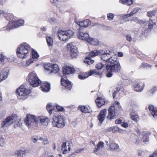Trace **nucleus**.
Here are the masks:
<instances>
[{
	"mask_svg": "<svg viewBox=\"0 0 157 157\" xmlns=\"http://www.w3.org/2000/svg\"><path fill=\"white\" fill-rule=\"evenodd\" d=\"M140 140L138 138L136 139V142H135V144H138L139 143Z\"/></svg>",
	"mask_w": 157,
	"mask_h": 157,
	"instance_id": "052dcab7",
	"label": "nucleus"
},
{
	"mask_svg": "<svg viewBox=\"0 0 157 157\" xmlns=\"http://www.w3.org/2000/svg\"><path fill=\"white\" fill-rule=\"evenodd\" d=\"M56 108L58 111H63L64 110V109L63 108L59 105H57L56 106Z\"/></svg>",
	"mask_w": 157,
	"mask_h": 157,
	"instance_id": "49530a36",
	"label": "nucleus"
},
{
	"mask_svg": "<svg viewBox=\"0 0 157 157\" xmlns=\"http://www.w3.org/2000/svg\"><path fill=\"white\" fill-rule=\"evenodd\" d=\"M115 106H112L109 108L108 109L109 114L107 117L108 119L111 120L116 118L115 116Z\"/></svg>",
	"mask_w": 157,
	"mask_h": 157,
	"instance_id": "f8f14e48",
	"label": "nucleus"
},
{
	"mask_svg": "<svg viewBox=\"0 0 157 157\" xmlns=\"http://www.w3.org/2000/svg\"><path fill=\"white\" fill-rule=\"evenodd\" d=\"M84 62L85 63H87L88 65H90L92 64L94 62V61L91 60L90 57H86L85 58Z\"/></svg>",
	"mask_w": 157,
	"mask_h": 157,
	"instance_id": "e433bc0d",
	"label": "nucleus"
},
{
	"mask_svg": "<svg viewBox=\"0 0 157 157\" xmlns=\"http://www.w3.org/2000/svg\"><path fill=\"white\" fill-rule=\"evenodd\" d=\"M138 22L139 23H140V24H144V21H142V20H139Z\"/></svg>",
	"mask_w": 157,
	"mask_h": 157,
	"instance_id": "69168bd1",
	"label": "nucleus"
},
{
	"mask_svg": "<svg viewBox=\"0 0 157 157\" xmlns=\"http://www.w3.org/2000/svg\"><path fill=\"white\" fill-rule=\"evenodd\" d=\"M134 88V90L137 92H140L142 89L140 88L139 83L138 82H134L133 84Z\"/></svg>",
	"mask_w": 157,
	"mask_h": 157,
	"instance_id": "c85d7f7f",
	"label": "nucleus"
},
{
	"mask_svg": "<svg viewBox=\"0 0 157 157\" xmlns=\"http://www.w3.org/2000/svg\"><path fill=\"white\" fill-rule=\"evenodd\" d=\"M37 122V118L35 116L31 115H27L24 120V123L28 127H30L33 122Z\"/></svg>",
	"mask_w": 157,
	"mask_h": 157,
	"instance_id": "6e6552de",
	"label": "nucleus"
},
{
	"mask_svg": "<svg viewBox=\"0 0 157 157\" xmlns=\"http://www.w3.org/2000/svg\"><path fill=\"white\" fill-rule=\"evenodd\" d=\"M77 24L80 26L79 29L81 28L82 30V28H84L88 26L90 24V21L89 20L87 19L82 21H81L77 23Z\"/></svg>",
	"mask_w": 157,
	"mask_h": 157,
	"instance_id": "a211bd4d",
	"label": "nucleus"
},
{
	"mask_svg": "<svg viewBox=\"0 0 157 157\" xmlns=\"http://www.w3.org/2000/svg\"><path fill=\"white\" fill-rule=\"evenodd\" d=\"M61 83L62 85L64 86L68 90H70L72 87V86L70 82L63 79V78H62L61 80Z\"/></svg>",
	"mask_w": 157,
	"mask_h": 157,
	"instance_id": "f3484780",
	"label": "nucleus"
},
{
	"mask_svg": "<svg viewBox=\"0 0 157 157\" xmlns=\"http://www.w3.org/2000/svg\"><path fill=\"white\" fill-rule=\"evenodd\" d=\"M37 122L39 121L42 124L46 125L48 124L49 122L48 119L44 117H39L37 118Z\"/></svg>",
	"mask_w": 157,
	"mask_h": 157,
	"instance_id": "6ab92c4d",
	"label": "nucleus"
},
{
	"mask_svg": "<svg viewBox=\"0 0 157 157\" xmlns=\"http://www.w3.org/2000/svg\"><path fill=\"white\" fill-rule=\"evenodd\" d=\"M80 110L82 112L84 113H89L88 107L86 106H81Z\"/></svg>",
	"mask_w": 157,
	"mask_h": 157,
	"instance_id": "4c0bfd02",
	"label": "nucleus"
},
{
	"mask_svg": "<svg viewBox=\"0 0 157 157\" xmlns=\"http://www.w3.org/2000/svg\"><path fill=\"white\" fill-rule=\"evenodd\" d=\"M5 57L3 55L0 54V62H3L4 61Z\"/></svg>",
	"mask_w": 157,
	"mask_h": 157,
	"instance_id": "603ef678",
	"label": "nucleus"
},
{
	"mask_svg": "<svg viewBox=\"0 0 157 157\" xmlns=\"http://www.w3.org/2000/svg\"><path fill=\"white\" fill-rule=\"evenodd\" d=\"M157 151H155L149 155V157H157Z\"/></svg>",
	"mask_w": 157,
	"mask_h": 157,
	"instance_id": "3c124183",
	"label": "nucleus"
},
{
	"mask_svg": "<svg viewBox=\"0 0 157 157\" xmlns=\"http://www.w3.org/2000/svg\"><path fill=\"white\" fill-rule=\"evenodd\" d=\"M102 52L101 51L95 50L91 52L89 54V56L90 57H94L101 54Z\"/></svg>",
	"mask_w": 157,
	"mask_h": 157,
	"instance_id": "bb28decb",
	"label": "nucleus"
},
{
	"mask_svg": "<svg viewBox=\"0 0 157 157\" xmlns=\"http://www.w3.org/2000/svg\"><path fill=\"white\" fill-rule=\"evenodd\" d=\"M48 141L47 139H46L45 140H44L43 142V144L44 145H45L46 144H48Z\"/></svg>",
	"mask_w": 157,
	"mask_h": 157,
	"instance_id": "e2e57ef3",
	"label": "nucleus"
},
{
	"mask_svg": "<svg viewBox=\"0 0 157 157\" xmlns=\"http://www.w3.org/2000/svg\"><path fill=\"white\" fill-rule=\"evenodd\" d=\"M133 21H134L135 22H138L139 21V20L138 18L136 17L133 19Z\"/></svg>",
	"mask_w": 157,
	"mask_h": 157,
	"instance_id": "680f3d73",
	"label": "nucleus"
},
{
	"mask_svg": "<svg viewBox=\"0 0 157 157\" xmlns=\"http://www.w3.org/2000/svg\"><path fill=\"white\" fill-rule=\"evenodd\" d=\"M133 0H120L121 3L126 4L127 6H130L133 3Z\"/></svg>",
	"mask_w": 157,
	"mask_h": 157,
	"instance_id": "c756f323",
	"label": "nucleus"
},
{
	"mask_svg": "<svg viewBox=\"0 0 157 157\" xmlns=\"http://www.w3.org/2000/svg\"><path fill=\"white\" fill-rule=\"evenodd\" d=\"M150 111H151L152 116L155 118H157V108H155L152 105H150L148 107Z\"/></svg>",
	"mask_w": 157,
	"mask_h": 157,
	"instance_id": "aec40b11",
	"label": "nucleus"
},
{
	"mask_svg": "<svg viewBox=\"0 0 157 157\" xmlns=\"http://www.w3.org/2000/svg\"><path fill=\"white\" fill-rule=\"evenodd\" d=\"M155 21L154 20L153 21L151 19H150L149 21L148 29H152L153 27V26L155 25Z\"/></svg>",
	"mask_w": 157,
	"mask_h": 157,
	"instance_id": "2f4dec72",
	"label": "nucleus"
},
{
	"mask_svg": "<svg viewBox=\"0 0 157 157\" xmlns=\"http://www.w3.org/2000/svg\"><path fill=\"white\" fill-rule=\"evenodd\" d=\"M63 72L64 74H72L75 72L74 69L69 66L64 67L63 68Z\"/></svg>",
	"mask_w": 157,
	"mask_h": 157,
	"instance_id": "dca6fc26",
	"label": "nucleus"
},
{
	"mask_svg": "<svg viewBox=\"0 0 157 157\" xmlns=\"http://www.w3.org/2000/svg\"><path fill=\"white\" fill-rule=\"evenodd\" d=\"M107 62L110 63L106 65V67L108 73L106 74L108 77H110L113 75L112 73H118L121 69V67L119 62L117 61L116 57H113L110 56Z\"/></svg>",
	"mask_w": 157,
	"mask_h": 157,
	"instance_id": "f257e3e1",
	"label": "nucleus"
},
{
	"mask_svg": "<svg viewBox=\"0 0 157 157\" xmlns=\"http://www.w3.org/2000/svg\"><path fill=\"white\" fill-rule=\"evenodd\" d=\"M156 90V87H154L153 88L151 89L149 91L152 94H153Z\"/></svg>",
	"mask_w": 157,
	"mask_h": 157,
	"instance_id": "6e6d98bb",
	"label": "nucleus"
},
{
	"mask_svg": "<svg viewBox=\"0 0 157 157\" xmlns=\"http://www.w3.org/2000/svg\"><path fill=\"white\" fill-rule=\"evenodd\" d=\"M82 31V30H81V28L79 29L78 37L80 39L87 41L90 38L89 35L87 33H84Z\"/></svg>",
	"mask_w": 157,
	"mask_h": 157,
	"instance_id": "ddd939ff",
	"label": "nucleus"
},
{
	"mask_svg": "<svg viewBox=\"0 0 157 157\" xmlns=\"http://www.w3.org/2000/svg\"><path fill=\"white\" fill-rule=\"evenodd\" d=\"M87 42L90 44L93 45H97L98 44V41L96 39H94L90 37Z\"/></svg>",
	"mask_w": 157,
	"mask_h": 157,
	"instance_id": "393cba45",
	"label": "nucleus"
},
{
	"mask_svg": "<svg viewBox=\"0 0 157 157\" xmlns=\"http://www.w3.org/2000/svg\"><path fill=\"white\" fill-rule=\"evenodd\" d=\"M67 48L70 49L71 55L72 57L74 58L77 56V49L75 46L72 43L67 45Z\"/></svg>",
	"mask_w": 157,
	"mask_h": 157,
	"instance_id": "9d476101",
	"label": "nucleus"
},
{
	"mask_svg": "<svg viewBox=\"0 0 157 157\" xmlns=\"http://www.w3.org/2000/svg\"><path fill=\"white\" fill-rule=\"evenodd\" d=\"M47 44L49 46H52L53 44L52 38L50 36H47L46 37Z\"/></svg>",
	"mask_w": 157,
	"mask_h": 157,
	"instance_id": "7c9ffc66",
	"label": "nucleus"
},
{
	"mask_svg": "<svg viewBox=\"0 0 157 157\" xmlns=\"http://www.w3.org/2000/svg\"><path fill=\"white\" fill-rule=\"evenodd\" d=\"M74 34V32L70 29L67 30L59 31L58 35L59 39L63 41H67Z\"/></svg>",
	"mask_w": 157,
	"mask_h": 157,
	"instance_id": "20e7f679",
	"label": "nucleus"
},
{
	"mask_svg": "<svg viewBox=\"0 0 157 157\" xmlns=\"http://www.w3.org/2000/svg\"><path fill=\"white\" fill-rule=\"evenodd\" d=\"M131 119L136 122L138 121L139 120V117L137 115H133V113H130Z\"/></svg>",
	"mask_w": 157,
	"mask_h": 157,
	"instance_id": "f704fd0d",
	"label": "nucleus"
},
{
	"mask_svg": "<svg viewBox=\"0 0 157 157\" xmlns=\"http://www.w3.org/2000/svg\"><path fill=\"white\" fill-rule=\"evenodd\" d=\"M34 61V60L33 59H29L26 62V64L27 66H29L31 63H33Z\"/></svg>",
	"mask_w": 157,
	"mask_h": 157,
	"instance_id": "09e8293b",
	"label": "nucleus"
},
{
	"mask_svg": "<svg viewBox=\"0 0 157 157\" xmlns=\"http://www.w3.org/2000/svg\"><path fill=\"white\" fill-rule=\"evenodd\" d=\"M46 109L47 111H48L50 114L52 113V107L51 105H47L46 106Z\"/></svg>",
	"mask_w": 157,
	"mask_h": 157,
	"instance_id": "ea45409f",
	"label": "nucleus"
},
{
	"mask_svg": "<svg viewBox=\"0 0 157 157\" xmlns=\"http://www.w3.org/2000/svg\"><path fill=\"white\" fill-rule=\"evenodd\" d=\"M67 142L65 141L64 142H63L61 146V149L63 151V153L65 154L68 152L69 151H70V147H69V145H68V150L67 148L66 144Z\"/></svg>",
	"mask_w": 157,
	"mask_h": 157,
	"instance_id": "4be33fe9",
	"label": "nucleus"
},
{
	"mask_svg": "<svg viewBox=\"0 0 157 157\" xmlns=\"http://www.w3.org/2000/svg\"><path fill=\"white\" fill-rule=\"evenodd\" d=\"M63 6H60V11H62L63 10H62L63 9Z\"/></svg>",
	"mask_w": 157,
	"mask_h": 157,
	"instance_id": "774afa93",
	"label": "nucleus"
},
{
	"mask_svg": "<svg viewBox=\"0 0 157 157\" xmlns=\"http://www.w3.org/2000/svg\"><path fill=\"white\" fill-rule=\"evenodd\" d=\"M123 118H120L115 121V123L116 124H122L123 123Z\"/></svg>",
	"mask_w": 157,
	"mask_h": 157,
	"instance_id": "c03bdc74",
	"label": "nucleus"
},
{
	"mask_svg": "<svg viewBox=\"0 0 157 157\" xmlns=\"http://www.w3.org/2000/svg\"><path fill=\"white\" fill-rule=\"evenodd\" d=\"M104 147V143L102 141H99L96 146L95 147V149L94 151V152L96 153L99 150L102 149Z\"/></svg>",
	"mask_w": 157,
	"mask_h": 157,
	"instance_id": "b1692460",
	"label": "nucleus"
},
{
	"mask_svg": "<svg viewBox=\"0 0 157 157\" xmlns=\"http://www.w3.org/2000/svg\"><path fill=\"white\" fill-rule=\"evenodd\" d=\"M142 140L143 142L146 143L149 141V137L147 135H144L142 139Z\"/></svg>",
	"mask_w": 157,
	"mask_h": 157,
	"instance_id": "a19ab883",
	"label": "nucleus"
},
{
	"mask_svg": "<svg viewBox=\"0 0 157 157\" xmlns=\"http://www.w3.org/2000/svg\"><path fill=\"white\" fill-rule=\"evenodd\" d=\"M111 52L110 51L106 50L101 55L100 57L101 59L103 61L107 62L109 58H110Z\"/></svg>",
	"mask_w": 157,
	"mask_h": 157,
	"instance_id": "2eb2a0df",
	"label": "nucleus"
},
{
	"mask_svg": "<svg viewBox=\"0 0 157 157\" xmlns=\"http://www.w3.org/2000/svg\"><path fill=\"white\" fill-rule=\"evenodd\" d=\"M52 123L53 126L59 128H63L65 125L64 118L61 115H54Z\"/></svg>",
	"mask_w": 157,
	"mask_h": 157,
	"instance_id": "7ed1b4c3",
	"label": "nucleus"
},
{
	"mask_svg": "<svg viewBox=\"0 0 157 157\" xmlns=\"http://www.w3.org/2000/svg\"><path fill=\"white\" fill-rule=\"evenodd\" d=\"M31 50L30 47L28 44H21L17 49V55L20 58H25L28 55L29 51Z\"/></svg>",
	"mask_w": 157,
	"mask_h": 157,
	"instance_id": "f03ea898",
	"label": "nucleus"
},
{
	"mask_svg": "<svg viewBox=\"0 0 157 157\" xmlns=\"http://www.w3.org/2000/svg\"><path fill=\"white\" fill-rule=\"evenodd\" d=\"M106 113L107 110L106 109H103L100 111L98 116V119L100 124H101L104 121Z\"/></svg>",
	"mask_w": 157,
	"mask_h": 157,
	"instance_id": "4468645a",
	"label": "nucleus"
},
{
	"mask_svg": "<svg viewBox=\"0 0 157 157\" xmlns=\"http://www.w3.org/2000/svg\"><path fill=\"white\" fill-rule=\"evenodd\" d=\"M50 84L48 82L44 83L41 86L42 90L45 92H48L50 90Z\"/></svg>",
	"mask_w": 157,
	"mask_h": 157,
	"instance_id": "412c9836",
	"label": "nucleus"
},
{
	"mask_svg": "<svg viewBox=\"0 0 157 157\" xmlns=\"http://www.w3.org/2000/svg\"><path fill=\"white\" fill-rule=\"evenodd\" d=\"M127 40L129 41H131L132 40V38L131 36L129 34L126 35Z\"/></svg>",
	"mask_w": 157,
	"mask_h": 157,
	"instance_id": "864d4df0",
	"label": "nucleus"
},
{
	"mask_svg": "<svg viewBox=\"0 0 157 157\" xmlns=\"http://www.w3.org/2000/svg\"><path fill=\"white\" fill-rule=\"evenodd\" d=\"M107 17L109 20H111L113 18L114 15L112 13H109L107 14Z\"/></svg>",
	"mask_w": 157,
	"mask_h": 157,
	"instance_id": "37998d69",
	"label": "nucleus"
},
{
	"mask_svg": "<svg viewBox=\"0 0 157 157\" xmlns=\"http://www.w3.org/2000/svg\"><path fill=\"white\" fill-rule=\"evenodd\" d=\"M26 152L25 151H22L21 150L17 151L15 152L16 155L18 156L24 157L26 155Z\"/></svg>",
	"mask_w": 157,
	"mask_h": 157,
	"instance_id": "cd10ccee",
	"label": "nucleus"
},
{
	"mask_svg": "<svg viewBox=\"0 0 157 157\" xmlns=\"http://www.w3.org/2000/svg\"><path fill=\"white\" fill-rule=\"evenodd\" d=\"M17 120V116L15 115H13L9 116L5 119L1 124L2 127L4 128L9 126L16 122Z\"/></svg>",
	"mask_w": 157,
	"mask_h": 157,
	"instance_id": "423d86ee",
	"label": "nucleus"
},
{
	"mask_svg": "<svg viewBox=\"0 0 157 157\" xmlns=\"http://www.w3.org/2000/svg\"><path fill=\"white\" fill-rule=\"evenodd\" d=\"M44 68L46 71H50L51 73L54 74L57 73L59 70L58 65L56 64L51 65L50 63L44 65Z\"/></svg>",
	"mask_w": 157,
	"mask_h": 157,
	"instance_id": "0eeeda50",
	"label": "nucleus"
},
{
	"mask_svg": "<svg viewBox=\"0 0 157 157\" xmlns=\"http://www.w3.org/2000/svg\"><path fill=\"white\" fill-rule=\"evenodd\" d=\"M118 56H123V54L121 52L118 53Z\"/></svg>",
	"mask_w": 157,
	"mask_h": 157,
	"instance_id": "338daca9",
	"label": "nucleus"
},
{
	"mask_svg": "<svg viewBox=\"0 0 157 157\" xmlns=\"http://www.w3.org/2000/svg\"><path fill=\"white\" fill-rule=\"evenodd\" d=\"M8 73L5 70L0 71V82L6 79L7 77Z\"/></svg>",
	"mask_w": 157,
	"mask_h": 157,
	"instance_id": "5701e85b",
	"label": "nucleus"
},
{
	"mask_svg": "<svg viewBox=\"0 0 157 157\" xmlns=\"http://www.w3.org/2000/svg\"><path fill=\"white\" fill-rule=\"evenodd\" d=\"M96 102L98 106L100 107L105 104V101L103 99L99 97L96 100Z\"/></svg>",
	"mask_w": 157,
	"mask_h": 157,
	"instance_id": "a878e982",
	"label": "nucleus"
},
{
	"mask_svg": "<svg viewBox=\"0 0 157 157\" xmlns=\"http://www.w3.org/2000/svg\"><path fill=\"white\" fill-rule=\"evenodd\" d=\"M38 140V138L35 137V136H32L31 138V140L33 143H36Z\"/></svg>",
	"mask_w": 157,
	"mask_h": 157,
	"instance_id": "a18cd8bd",
	"label": "nucleus"
},
{
	"mask_svg": "<svg viewBox=\"0 0 157 157\" xmlns=\"http://www.w3.org/2000/svg\"><path fill=\"white\" fill-rule=\"evenodd\" d=\"M115 106H117L119 108H120V105L119 103L117 101H115L114 102Z\"/></svg>",
	"mask_w": 157,
	"mask_h": 157,
	"instance_id": "bf43d9fd",
	"label": "nucleus"
},
{
	"mask_svg": "<svg viewBox=\"0 0 157 157\" xmlns=\"http://www.w3.org/2000/svg\"><path fill=\"white\" fill-rule=\"evenodd\" d=\"M136 13V11L135 10H133L129 14H127L125 15L122 17L123 19H125L128 17L131 16H133V14H135Z\"/></svg>",
	"mask_w": 157,
	"mask_h": 157,
	"instance_id": "c9c22d12",
	"label": "nucleus"
},
{
	"mask_svg": "<svg viewBox=\"0 0 157 157\" xmlns=\"http://www.w3.org/2000/svg\"><path fill=\"white\" fill-rule=\"evenodd\" d=\"M121 126L124 127V128H127L128 126V124L127 123L124 122L121 124Z\"/></svg>",
	"mask_w": 157,
	"mask_h": 157,
	"instance_id": "5fc2aeb1",
	"label": "nucleus"
},
{
	"mask_svg": "<svg viewBox=\"0 0 157 157\" xmlns=\"http://www.w3.org/2000/svg\"><path fill=\"white\" fill-rule=\"evenodd\" d=\"M150 67V65L147 64V63H143L141 64V67Z\"/></svg>",
	"mask_w": 157,
	"mask_h": 157,
	"instance_id": "4d7b16f0",
	"label": "nucleus"
},
{
	"mask_svg": "<svg viewBox=\"0 0 157 157\" xmlns=\"http://www.w3.org/2000/svg\"><path fill=\"white\" fill-rule=\"evenodd\" d=\"M109 147L110 148L113 150H117L119 148L118 145L113 142L110 144Z\"/></svg>",
	"mask_w": 157,
	"mask_h": 157,
	"instance_id": "473e14b6",
	"label": "nucleus"
},
{
	"mask_svg": "<svg viewBox=\"0 0 157 157\" xmlns=\"http://www.w3.org/2000/svg\"><path fill=\"white\" fill-rule=\"evenodd\" d=\"M88 75L87 76H85L84 75H78V78L81 79H83L88 77Z\"/></svg>",
	"mask_w": 157,
	"mask_h": 157,
	"instance_id": "8fccbe9b",
	"label": "nucleus"
},
{
	"mask_svg": "<svg viewBox=\"0 0 157 157\" xmlns=\"http://www.w3.org/2000/svg\"><path fill=\"white\" fill-rule=\"evenodd\" d=\"M104 66V65L101 63H99L98 64L96 65V67L98 70L101 69Z\"/></svg>",
	"mask_w": 157,
	"mask_h": 157,
	"instance_id": "79ce46f5",
	"label": "nucleus"
},
{
	"mask_svg": "<svg viewBox=\"0 0 157 157\" xmlns=\"http://www.w3.org/2000/svg\"><path fill=\"white\" fill-rule=\"evenodd\" d=\"M17 94L20 96L25 97L28 96L31 92L30 89L28 90L21 86L16 91Z\"/></svg>",
	"mask_w": 157,
	"mask_h": 157,
	"instance_id": "1a4fd4ad",
	"label": "nucleus"
},
{
	"mask_svg": "<svg viewBox=\"0 0 157 157\" xmlns=\"http://www.w3.org/2000/svg\"><path fill=\"white\" fill-rule=\"evenodd\" d=\"M110 129L112 130L113 132H114L116 131H117L118 129V127L116 126H115L113 127H111Z\"/></svg>",
	"mask_w": 157,
	"mask_h": 157,
	"instance_id": "de8ad7c7",
	"label": "nucleus"
},
{
	"mask_svg": "<svg viewBox=\"0 0 157 157\" xmlns=\"http://www.w3.org/2000/svg\"><path fill=\"white\" fill-rule=\"evenodd\" d=\"M6 143V142L5 139L2 137H0V145L3 147L4 146Z\"/></svg>",
	"mask_w": 157,
	"mask_h": 157,
	"instance_id": "58836bf2",
	"label": "nucleus"
},
{
	"mask_svg": "<svg viewBox=\"0 0 157 157\" xmlns=\"http://www.w3.org/2000/svg\"><path fill=\"white\" fill-rule=\"evenodd\" d=\"M32 57L34 61H36V59L39 57V56L37 53L34 50H33L32 52Z\"/></svg>",
	"mask_w": 157,
	"mask_h": 157,
	"instance_id": "72a5a7b5",
	"label": "nucleus"
},
{
	"mask_svg": "<svg viewBox=\"0 0 157 157\" xmlns=\"http://www.w3.org/2000/svg\"><path fill=\"white\" fill-rule=\"evenodd\" d=\"M58 0H51V2L52 3H55L57 2Z\"/></svg>",
	"mask_w": 157,
	"mask_h": 157,
	"instance_id": "0e129e2a",
	"label": "nucleus"
},
{
	"mask_svg": "<svg viewBox=\"0 0 157 157\" xmlns=\"http://www.w3.org/2000/svg\"><path fill=\"white\" fill-rule=\"evenodd\" d=\"M147 15L149 17H151L153 16L154 13L152 12L149 11L148 12Z\"/></svg>",
	"mask_w": 157,
	"mask_h": 157,
	"instance_id": "13d9d810",
	"label": "nucleus"
},
{
	"mask_svg": "<svg viewBox=\"0 0 157 157\" xmlns=\"http://www.w3.org/2000/svg\"><path fill=\"white\" fill-rule=\"evenodd\" d=\"M28 79L30 84L34 87L38 86L41 82L35 72H32L29 74L28 77Z\"/></svg>",
	"mask_w": 157,
	"mask_h": 157,
	"instance_id": "39448f33",
	"label": "nucleus"
},
{
	"mask_svg": "<svg viewBox=\"0 0 157 157\" xmlns=\"http://www.w3.org/2000/svg\"><path fill=\"white\" fill-rule=\"evenodd\" d=\"M24 21L23 20H20L17 21V22H13L11 23H10L7 27V29H10L12 28H16L22 25L24 23Z\"/></svg>",
	"mask_w": 157,
	"mask_h": 157,
	"instance_id": "9b49d317",
	"label": "nucleus"
}]
</instances>
